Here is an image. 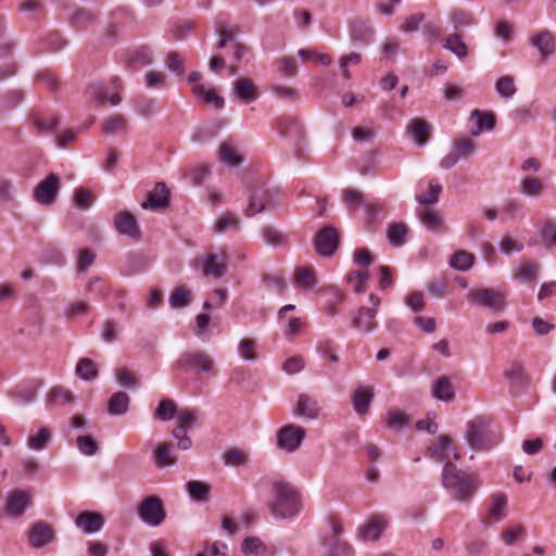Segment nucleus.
<instances>
[{
    "label": "nucleus",
    "mask_w": 556,
    "mask_h": 556,
    "mask_svg": "<svg viewBox=\"0 0 556 556\" xmlns=\"http://www.w3.org/2000/svg\"><path fill=\"white\" fill-rule=\"evenodd\" d=\"M240 227V218L231 212H227L219 216L214 224V231L217 233L226 232L228 229H238Z\"/></svg>",
    "instance_id": "obj_44"
},
{
    "label": "nucleus",
    "mask_w": 556,
    "mask_h": 556,
    "mask_svg": "<svg viewBox=\"0 0 556 556\" xmlns=\"http://www.w3.org/2000/svg\"><path fill=\"white\" fill-rule=\"evenodd\" d=\"M407 131L412 134L418 146H425L429 141L431 126L424 118L415 117L407 125Z\"/></svg>",
    "instance_id": "obj_24"
},
{
    "label": "nucleus",
    "mask_w": 556,
    "mask_h": 556,
    "mask_svg": "<svg viewBox=\"0 0 556 556\" xmlns=\"http://www.w3.org/2000/svg\"><path fill=\"white\" fill-rule=\"evenodd\" d=\"M187 490L190 496L199 502L206 501L210 493V485L197 480H191L187 483Z\"/></svg>",
    "instance_id": "obj_51"
},
{
    "label": "nucleus",
    "mask_w": 556,
    "mask_h": 556,
    "mask_svg": "<svg viewBox=\"0 0 556 556\" xmlns=\"http://www.w3.org/2000/svg\"><path fill=\"white\" fill-rule=\"evenodd\" d=\"M223 460L226 466H244L249 460V454L243 450L231 447L224 452Z\"/></svg>",
    "instance_id": "obj_42"
},
{
    "label": "nucleus",
    "mask_w": 556,
    "mask_h": 556,
    "mask_svg": "<svg viewBox=\"0 0 556 556\" xmlns=\"http://www.w3.org/2000/svg\"><path fill=\"white\" fill-rule=\"evenodd\" d=\"M233 92L237 98L244 103L253 102L257 98V90L255 85L252 80L244 77H241L235 81Z\"/></svg>",
    "instance_id": "obj_25"
},
{
    "label": "nucleus",
    "mask_w": 556,
    "mask_h": 556,
    "mask_svg": "<svg viewBox=\"0 0 556 556\" xmlns=\"http://www.w3.org/2000/svg\"><path fill=\"white\" fill-rule=\"evenodd\" d=\"M102 131L106 135H116L127 131V119L121 114H113L102 123Z\"/></svg>",
    "instance_id": "obj_32"
},
{
    "label": "nucleus",
    "mask_w": 556,
    "mask_h": 556,
    "mask_svg": "<svg viewBox=\"0 0 556 556\" xmlns=\"http://www.w3.org/2000/svg\"><path fill=\"white\" fill-rule=\"evenodd\" d=\"M192 301V293L191 291L185 287L179 286L175 288L169 296V303L170 306L174 308H180L189 305Z\"/></svg>",
    "instance_id": "obj_39"
},
{
    "label": "nucleus",
    "mask_w": 556,
    "mask_h": 556,
    "mask_svg": "<svg viewBox=\"0 0 556 556\" xmlns=\"http://www.w3.org/2000/svg\"><path fill=\"white\" fill-rule=\"evenodd\" d=\"M153 459L160 468L175 465L177 457L173 453V445L167 442L160 443L153 452Z\"/></svg>",
    "instance_id": "obj_28"
},
{
    "label": "nucleus",
    "mask_w": 556,
    "mask_h": 556,
    "mask_svg": "<svg viewBox=\"0 0 556 556\" xmlns=\"http://www.w3.org/2000/svg\"><path fill=\"white\" fill-rule=\"evenodd\" d=\"M432 395L440 401L451 402L455 397V391L450 379L439 377L432 387Z\"/></svg>",
    "instance_id": "obj_31"
},
{
    "label": "nucleus",
    "mask_w": 556,
    "mask_h": 556,
    "mask_svg": "<svg viewBox=\"0 0 556 556\" xmlns=\"http://www.w3.org/2000/svg\"><path fill=\"white\" fill-rule=\"evenodd\" d=\"M431 457L435 462L452 463V459L457 460L460 455L455 451L453 441L447 435H440L438 442L430 447Z\"/></svg>",
    "instance_id": "obj_17"
},
{
    "label": "nucleus",
    "mask_w": 556,
    "mask_h": 556,
    "mask_svg": "<svg viewBox=\"0 0 556 556\" xmlns=\"http://www.w3.org/2000/svg\"><path fill=\"white\" fill-rule=\"evenodd\" d=\"M165 62L168 70L175 74L182 75L185 73V61L178 52H169Z\"/></svg>",
    "instance_id": "obj_64"
},
{
    "label": "nucleus",
    "mask_w": 556,
    "mask_h": 556,
    "mask_svg": "<svg viewBox=\"0 0 556 556\" xmlns=\"http://www.w3.org/2000/svg\"><path fill=\"white\" fill-rule=\"evenodd\" d=\"M532 45L538 48L542 59H546L554 53L555 41L553 35L548 30H543L531 38Z\"/></svg>",
    "instance_id": "obj_30"
},
{
    "label": "nucleus",
    "mask_w": 556,
    "mask_h": 556,
    "mask_svg": "<svg viewBox=\"0 0 556 556\" xmlns=\"http://www.w3.org/2000/svg\"><path fill=\"white\" fill-rule=\"evenodd\" d=\"M489 518L493 521H501L507 515V496L497 492L491 495L488 510Z\"/></svg>",
    "instance_id": "obj_26"
},
{
    "label": "nucleus",
    "mask_w": 556,
    "mask_h": 556,
    "mask_svg": "<svg viewBox=\"0 0 556 556\" xmlns=\"http://www.w3.org/2000/svg\"><path fill=\"white\" fill-rule=\"evenodd\" d=\"M454 152L460 159H467L475 153L476 144L469 138H458L453 142Z\"/></svg>",
    "instance_id": "obj_54"
},
{
    "label": "nucleus",
    "mask_w": 556,
    "mask_h": 556,
    "mask_svg": "<svg viewBox=\"0 0 556 556\" xmlns=\"http://www.w3.org/2000/svg\"><path fill=\"white\" fill-rule=\"evenodd\" d=\"M520 191L527 197H538L543 193V181L534 176H526L520 181Z\"/></svg>",
    "instance_id": "obj_35"
},
{
    "label": "nucleus",
    "mask_w": 556,
    "mask_h": 556,
    "mask_svg": "<svg viewBox=\"0 0 556 556\" xmlns=\"http://www.w3.org/2000/svg\"><path fill=\"white\" fill-rule=\"evenodd\" d=\"M192 92L195 97L202 99L205 104H212L216 109H222L225 104L224 98L218 96L214 88H207L204 85L195 84L192 87Z\"/></svg>",
    "instance_id": "obj_29"
},
{
    "label": "nucleus",
    "mask_w": 556,
    "mask_h": 556,
    "mask_svg": "<svg viewBox=\"0 0 556 556\" xmlns=\"http://www.w3.org/2000/svg\"><path fill=\"white\" fill-rule=\"evenodd\" d=\"M277 71L285 77H294L298 74V62L294 56L286 55L275 61Z\"/></svg>",
    "instance_id": "obj_46"
},
{
    "label": "nucleus",
    "mask_w": 556,
    "mask_h": 556,
    "mask_svg": "<svg viewBox=\"0 0 556 556\" xmlns=\"http://www.w3.org/2000/svg\"><path fill=\"white\" fill-rule=\"evenodd\" d=\"M277 128L280 136L300 143L304 138V128L302 124L290 116H281L277 119Z\"/></svg>",
    "instance_id": "obj_19"
},
{
    "label": "nucleus",
    "mask_w": 556,
    "mask_h": 556,
    "mask_svg": "<svg viewBox=\"0 0 556 556\" xmlns=\"http://www.w3.org/2000/svg\"><path fill=\"white\" fill-rule=\"evenodd\" d=\"M129 396L125 392H116L109 400L108 410L111 415H123L128 410Z\"/></svg>",
    "instance_id": "obj_34"
},
{
    "label": "nucleus",
    "mask_w": 556,
    "mask_h": 556,
    "mask_svg": "<svg viewBox=\"0 0 556 556\" xmlns=\"http://www.w3.org/2000/svg\"><path fill=\"white\" fill-rule=\"evenodd\" d=\"M275 197L276 192L265 188L264 186L254 188L249 199V205L244 211L245 216L253 217L267 208L275 207Z\"/></svg>",
    "instance_id": "obj_6"
},
{
    "label": "nucleus",
    "mask_w": 556,
    "mask_h": 556,
    "mask_svg": "<svg viewBox=\"0 0 556 556\" xmlns=\"http://www.w3.org/2000/svg\"><path fill=\"white\" fill-rule=\"evenodd\" d=\"M466 440L475 450H489L496 442L495 433L491 430V419L477 416L467 425Z\"/></svg>",
    "instance_id": "obj_3"
},
{
    "label": "nucleus",
    "mask_w": 556,
    "mask_h": 556,
    "mask_svg": "<svg viewBox=\"0 0 556 556\" xmlns=\"http://www.w3.org/2000/svg\"><path fill=\"white\" fill-rule=\"evenodd\" d=\"M31 121L39 134L53 131L59 125V118L56 116H41L35 114L33 115Z\"/></svg>",
    "instance_id": "obj_47"
},
{
    "label": "nucleus",
    "mask_w": 556,
    "mask_h": 556,
    "mask_svg": "<svg viewBox=\"0 0 556 556\" xmlns=\"http://www.w3.org/2000/svg\"><path fill=\"white\" fill-rule=\"evenodd\" d=\"M369 279L367 271L356 270L348 276V282L353 287L354 292L363 293Z\"/></svg>",
    "instance_id": "obj_58"
},
{
    "label": "nucleus",
    "mask_w": 556,
    "mask_h": 556,
    "mask_svg": "<svg viewBox=\"0 0 556 556\" xmlns=\"http://www.w3.org/2000/svg\"><path fill=\"white\" fill-rule=\"evenodd\" d=\"M227 250L226 248L222 247L218 249L217 253L208 252L203 257H201L199 262L204 276L219 279L227 273Z\"/></svg>",
    "instance_id": "obj_5"
},
{
    "label": "nucleus",
    "mask_w": 556,
    "mask_h": 556,
    "mask_svg": "<svg viewBox=\"0 0 556 556\" xmlns=\"http://www.w3.org/2000/svg\"><path fill=\"white\" fill-rule=\"evenodd\" d=\"M376 315L377 313L375 307L362 306L358 308L357 313L352 317L351 326L359 332H372L378 327Z\"/></svg>",
    "instance_id": "obj_15"
},
{
    "label": "nucleus",
    "mask_w": 556,
    "mask_h": 556,
    "mask_svg": "<svg viewBox=\"0 0 556 556\" xmlns=\"http://www.w3.org/2000/svg\"><path fill=\"white\" fill-rule=\"evenodd\" d=\"M97 364L88 358H80L76 366V374L84 380H93L98 377Z\"/></svg>",
    "instance_id": "obj_45"
},
{
    "label": "nucleus",
    "mask_w": 556,
    "mask_h": 556,
    "mask_svg": "<svg viewBox=\"0 0 556 556\" xmlns=\"http://www.w3.org/2000/svg\"><path fill=\"white\" fill-rule=\"evenodd\" d=\"M218 154L220 162L230 166H237L242 162V157L238 154L237 150L227 142L220 144Z\"/></svg>",
    "instance_id": "obj_48"
},
{
    "label": "nucleus",
    "mask_w": 556,
    "mask_h": 556,
    "mask_svg": "<svg viewBox=\"0 0 556 556\" xmlns=\"http://www.w3.org/2000/svg\"><path fill=\"white\" fill-rule=\"evenodd\" d=\"M176 410V403L170 399H164L159 403L154 416L160 420H169L174 417Z\"/></svg>",
    "instance_id": "obj_53"
},
{
    "label": "nucleus",
    "mask_w": 556,
    "mask_h": 556,
    "mask_svg": "<svg viewBox=\"0 0 556 556\" xmlns=\"http://www.w3.org/2000/svg\"><path fill=\"white\" fill-rule=\"evenodd\" d=\"M408 424V417L400 409H392L388 413L387 425L391 429H401Z\"/></svg>",
    "instance_id": "obj_63"
},
{
    "label": "nucleus",
    "mask_w": 556,
    "mask_h": 556,
    "mask_svg": "<svg viewBox=\"0 0 556 556\" xmlns=\"http://www.w3.org/2000/svg\"><path fill=\"white\" fill-rule=\"evenodd\" d=\"M496 91L503 98H510L516 92V86L511 76H502L495 84Z\"/></svg>",
    "instance_id": "obj_60"
},
{
    "label": "nucleus",
    "mask_w": 556,
    "mask_h": 556,
    "mask_svg": "<svg viewBox=\"0 0 556 556\" xmlns=\"http://www.w3.org/2000/svg\"><path fill=\"white\" fill-rule=\"evenodd\" d=\"M94 21H96L94 14H92L89 11L80 9V10H77L73 14V16L71 18V24L76 29H84V28H87L89 25L93 24Z\"/></svg>",
    "instance_id": "obj_52"
},
{
    "label": "nucleus",
    "mask_w": 556,
    "mask_h": 556,
    "mask_svg": "<svg viewBox=\"0 0 556 556\" xmlns=\"http://www.w3.org/2000/svg\"><path fill=\"white\" fill-rule=\"evenodd\" d=\"M417 216L428 230L433 232L442 230L444 220L438 210L425 206L417 210Z\"/></svg>",
    "instance_id": "obj_23"
},
{
    "label": "nucleus",
    "mask_w": 556,
    "mask_h": 556,
    "mask_svg": "<svg viewBox=\"0 0 556 556\" xmlns=\"http://www.w3.org/2000/svg\"><path fill=\"white\" fill-rule=\"evenodd\" d=\"M442 484L455 501L469 502L480 488L481 480L479 475L464 471L453 463H447L442 470Z\"/></svg>",
    "instance_id": "obj_1"
},
{
    "label": "nucleus",
    "mask_w": 556,
    "mask_h": 556,
    "mask_svg": "<svg viewBox=\"0 0 556 556\" xmlns=\"http://www.w3.org/2000/svg\"><path fill=\"white\" fill-rule=\"evenodd\" d=\"M305 435L306 431L301 426L286 425L277 432V445L289 453L295 452L301 446Z\"/></svg>",
    "instance_id": "obj_8"
},
{
    "label": "nucleus",
    "mask_w": 556,
    "mask_h": 556,
    "mask_svg": "<svg viewBox=\"0 0 556 556\" xmlns=\"http://www.w3.org/2000/svg\"><path fill=\"white\" fill-rule=\"evenodd\" d=\"M31 504V494L24 490H14L9 493L5 502V514L12 518H20Z\"/></svg>",
    "instance_id": "obj_13"
},
{
    "label": "nucleus",
    "mask_w": 556,
    "mask_h": 556,
    "mask_svg": "<svg viewBox=\"0 0 556 556\" xmlns=\"http://www.w3.org/2000/svg\"><path fill=\"white\" fill-rule=\"evenodd\" d=\"M114 92L109 96L108 89L103 84H93L88 89V94L92 101H94L98 105H103L105 102H110L112 105H117L122 98L119 96V91L123 88L122 80L118 77H113L110 81Z\"/></svg>",
    "instance_id": "obj_9"
},
{
    "label": "nucleus",
    "mask_w": 556,
    "mask_h": 556,
    "mask_svg": "<svg viewBox=\"0 0 556 556\" xmlns=\"http://www.w3.org/2000/svg\"><path fill=\"white\" fill-rule=\"evenodd\" d=\"M374 396L375 388L372 386L358 384L355 388L351 400L357 415L365 416L368 414Z\"/></svg>",
    "instance_id": "obj_16"
},
{
    "label": "nucleus",
    "mask_w": 556,
    "mask_h": 556,
    "mask_svg": "<svg viewBox=\"0 0 556 556\" xmlns=\"http://www.w3.org/2000/svg\"><path fill=\"white\" fill-rule=\"evenodd\" d=\"M374 29L365 23H355L351 28V39L354 42L366 43L372 39Z\"/></svg>",
    "instance_id": "obj_49"
},
{
    "label": "nucleus",
    "mask_w": 556,
    "mask_h": 556,
    "mask_svg": "<svg viewBox=\"0 0 556 556\" xmlns=\"http://www.w3.org/2000/svg\"><path fill=\"white\" fill-rule=\"evenodd\" d=\"M320 407L317 400L307 394L301 393L298 396L294 415L301 416L307 419H316L319 416Z\"/></svg>",
    "instance_id": "obj_20"
},
{
    "label": "nucleus",
    "mask_w": 556,
    "mask_h": 556,
    "mask_svg": "<svg viewBox=\"0 0 556 556\" xmlns=\"http://www.w3.org/2000/svg\"><path fill=\"white\" fill-rule=\"evenodd\" d=\"M407 226L403 223H393L388 229V240L394 247H401L407 233Z\"/></svg>",
    "instance_id": "obj_50"
},
{
    "label": "nucleus",
    "mask_w": 556,
    "mask_h": 556,
    "mask_svg": "<svg viewBox=\"0 0 556 556\" xmlns=\"http://www.w3.org/2000/svg\"><path fill=\"white\" fill-rule=\"evenodd\" d=\"M61 182L56 174H49L41 180L34 191V199L43 205H50L55 201Z\"/></svg>",
    "instance_id": "obj_11"
},
{
    "label": "nucleus",
    "mask_w": 556,
    "mask_h": 556,
    "mask_svg": "<svg viewBox=\"0 0 556 556\" xmlns=\"http://www.w3.org/2000/svg\"><path fill=\"white\" fill-rule=\"evenodd\" d=\"M471 117L477 121L478 130L473 135H478L482 130H492L495 127V114L493 112H482L480 110H473Z\"/></svg>",
    "instance_id": "obj_41"
},
{
    "label": "nucleus",
    "mask_w": 556,
    "mask_h": 556,
    "mask_svg": "<svg viewBox=\"0 0 556 556\" xmlns=\"http://www.w3.org/2000/svg\"><path fill=\"white\" fill-rule=\"evenodd\" d=\"M229 17L227 13H220L216 17V31L222 38H227V40L233 41L239 29L237 27L229 26L228 24Z\"/></svg>",
    "instance_id": "obj_38"
},
{
    "label": "nucleus",
    "mask_w": 556,
    "mask_h": 556,
    "mask_svg": "<svg viewBox=\"0 0 556 556\" xmlns=\"http://www.w3.org/2000/svg\"><path fill=\"white\" fill-rule=\"evenodd\" d=\"M504 376L510 381L511 386L521 387L528 381L523 366L519 362H513L509 368L505 370Z\"/></svg>",
    "instance_id": "obj_37"
},
{
    "label": "nucleus",
    "mask_w": 556,
    "mask_h": 556,
    "mask_svg": "<svg viewBox=\"0 0 556 556\" xmlns=\"http://www.w3.org/2000/svg\"><path fill=\"white\" fill-rule=\"evenodd\" d=\"M444 47L455 53L459 59L467 55V46L457 34H452L446 38Z\"/></svg>",
    "instance_id": "obj_59"
},
{
    "label": "nucleus",
    "mask_w": 556,
    "mask_h": 556,
    "mask_svg": "<svg viewBox=\"0 0 556 556\" xmlns=\"http://www.w3.org/2000/svg\"><path fill=\"white\" fill-rule=\"evenodd\" d=\"M294 282L298 287L304 289L313 288L317 280L313 267H300L295 270Z\"/></svg>",
    "instance_id": "obj_36"
},
{
    "label": "nucleus",
    "mask_w": 556,
    "mask_h": 556,
    "mask_svg": "<svg viewBox=\"0 0 556 556\" xmlns=\"http://www.w3.org/2000/svg\"><path fill=\"white\" fill-rule=\"evenodd\" d=\"M242 552L245 555H263L266 552V546L258 538H245L242 542Z\"/></svg>",
    "instance_id": "obj_57"
},
{
    "label": "nucleus",
    "mask_w": 556,
    "mask_h": 556,
    "mask_svg": "<svg viewBox=\"0 0 556 556\" xmlns=\"http://www.w3.org/2000/svg\"><path fill=\"white\" fill-rule=\"evenodd\" d=\"M366 225L369 231H374L377 225V217L383 212V205L378 202L365 203Z\"/></svg>",
    "instance_id": "obj_56"
},
{
    "label": "nucleus",
    "mask_w": 556,
    "mask_h": 556,
    "mask_svg": "<svg viewBox=\"0 0 556 556\" xmlns=\"http://www.w3.org/2000/svg\"><path fill=\"white\" fill-rule=\"evenodd\" d=\"M539 264L531 261L522 262L515 270L514 278L530 283L536 279Z\"/></svg>",
    "instance_id": "obj_33"
},
{
    "label": "nucleus",
    "mask_w": 556,
    "mask_h": 556,
    "mask_svg": "<svg viewBox=\"0 0 556 556\" xmlns=\"http://www.w3.org/2000/svg\"><path fill=\"white\" fill-rule=\"evenodd\" d=\"M54 539L53 529L46 522H36L29 532V543L34 547H42Z\"/></svg>",
    "instance_id": "obj_21"
},
{
    "label": "nucleus",
    "mask_w": 556,
    "mask_h": 556,
    "mask_svg": "<svg viewBox=\"0 0 556 556\" xmlns=\"http://www.w3.org/2000/svg\"><path fill=\"white\" fill-rule=\"evenodd\" d=\"M75 523L85 533H94L102 529L104 519L99 513L83 511L77 516Z\"/></svg>",
    "instance_id": "obj_22"
},
{
    "label": "nucleus",
    "mask_w": 556,
    "mask_h": 556,
    "mask_svg": "<svg viewBox=\"0 0 556 556\" xmlns=\"http://www.w3.org/2000/svg\"><path fill=\"white\" fill-rule=\"evenodd\" d=\"M473 262V254L460 250L453 254V256L450 260V265L457 270L466 271L472 267Z\"/></svg>",
    "instance_id": "obj_43"
},
{
    "label": "nucleus",
    "mask_w": 556,
    "mask_h": 556,
    "mask_svg": "<svg viewBox=\"0 0 556 556\" xmlns=\"http://www.w3.org/2000/svg\"><path fill=\"white\" fill-rule=\"evenodd\" d=\"M441 192L442 186L437 180H431L429 182L428 191L426 193L418 194L416 200L419 204L425 206L433 205L439 201Z\"/></svg>",
    "instance_id": "obj_40"
},
{
    "label": "nucleus",
    "mask_w": 556,
    "mask_h": 556,
    "mask_svg": "<svg viewBox=\"0 0 556 556\" xmlns=\"http://www.w3.org/2000/svg\"><path fill=\"white\" fill-rule=\"evenodd\" d=\"M339 243L340 236L333 227L320 229L314 240L317 252L323 256H331L338 249Z\"/></svg>",
    "instance_id": "obj_12"
},
{
    "label": "nucleus",
    "mask_w": 556,
    "mask_h": 556,
    "mask_svg": "<svg viewBox=\"0 0 556 556\" xmlns=\"http://www.w3.org/2000/svg\"><path fill=\"white\" fill-rule=\"evenodd\" d=\"M51 440V431L48 428H41L37 434L30 435L27 445L36 451L43 450Z\"/></svg>",
    "instance_id": "obj_55"
},
{
    "label": "nucleus",
    "mask_w": 556,
    "mask_h": 556,
    "mask_svg": "<svg viewBox=\"0 0 556 556\" xmlns=\"http://www.w3.org/2000/svg\"><path fill=\"white\" fill-rule=\"evenodd\" d=\"M343 202L350 211H355L364 204L362 193L352 188L343 191Z\"/></svg>",
    "instance_id": "obj_61"
},
{
    "label": "nucleus",
    "mask_w": 556,
    "mask_h": 556,
    "mask_svg": "<svg viewBox=\"0 0 556 556\" xmlns=\"http://www.w3.org/2000/svg\"><path fill=\"white\" fill-rule=\"evenodd\" d=\"M179 368H194L198 371H211L214 368L213 358L204 351L194 350L185 352L177 361Z\"/></svg>",
    "instance_id": "obj_10"
},
{
    "label": "nucleus",
    "mask_w": 556,
    "mask_h": 556,
    "mask_svg": "<svg viewBox=\"0 0 556 556\" xmlns=\"http://www.w3.org/2000/svg\"><path fill=\"white\" fill-rule=\"evenodd\" d=\"M273 500L268 505L273 516L288 519L296 516L302 509L301 492L291 482L278 479L271 484Z\"/></svg>",
    "instance_id": "obj_2"
},
{
    "label": "nucleus",
    "mask_w": 556,
    "mask_h": 556,
    "mask_svg": "<svg viewBox=\"0 0 556 556\" xmlns=\"http://www.w3.org/2000/svg\"><path fill=\"white\" fill-rule=\"evenodd\" d=\"M169 204V190L164 182H157L152 190L148 192L146 201L141 206L146 210L166 208Z\"/></svg>",
    "instance_id": "obj_18"
},
{
    "label": "nucleus",
    "mask_w": 556,
    "mask_h": 556,
    "mask_svg": "<svg viewBox=\"0 0 556 556\" xmlns=\"http://www.w3.org/2000/svg\"><path fill=\"white\" fill-rule=\"evenodd\" d=\"M467 298L472 303L492 311H502L505 306V294L492 288L473 289Z\"/></svg>",
    "instance_id": "obj_7"
},
{
    "label": "nucleus",
    "mask_w": 556,
    "mask_h": 556,
    "mask_svg": "<svg viewBox=\"0 0 556 556\" xmlns=\"http://www.w3.org/2000/svg\"><path fill=\"white\" fill-rule=\"evenodd\" d=\"M387 527L386 519L380 515H374L361 530L364 540H378Z\"/></svg>",
    "instance_id": "obj_27"
},
{
    "label": "nucleus",
    "mask_w": 556,
    "mask_h": 556,
    "mask_svg": "<svg viewBox=\"0 0 556 556\" xmlns=\"http://www.w3.org/2000/svg\"><path fill=\"white\" fill-rule=\"evenodd\" d=\"M139 518L151 527H157L166 518V511L163 502L155 495L143 498L137 507Z\"/></svg>",
    "instance_id": "obj_4"
},
{
    "label": "nucleus",
    "mask_w": 556,
    "mask_h": 556,
    "mask_svg": "<svg viewBox=\"0 0 556 556\" xmlns=\"http://www.w3.org/2000/svg\"><path fill=\"white\" fill-rule=\"evenodd\" d=\"M114 227L119 235L127 236L134 240L141 238V231L136 217L128 211H122L114 216Z\"/></svg>",
    "instance_id": "obj_14"
},
{
    "label": "nucleus",
    "mask_w": 556,
    "mask_h": 556,
    "mask_svg": "<svg viewBox=\"0 0 556 556\" xmlns=\"http://www.w3.org/2000/svg\"><path fill=\"white\" fill-rule=\"evenodd\" d=\"M78 450L88 456L94 455L99 446L91 435H80L76 440Z\"/></svg>",
    "instance_id": "obj_62"
}]
</instances>
